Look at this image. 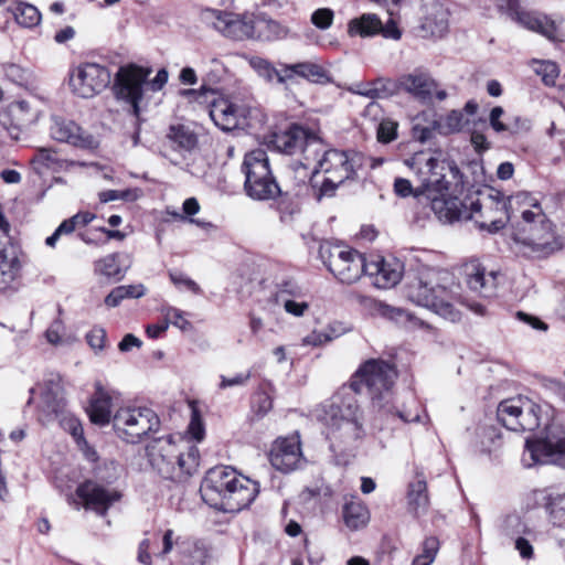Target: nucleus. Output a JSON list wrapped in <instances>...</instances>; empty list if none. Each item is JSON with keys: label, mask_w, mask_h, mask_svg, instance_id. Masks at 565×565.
Instances as JSON below:
<instances>
[{"label": "nucleus", "mask_w": 565, "mask_h": 565, "mask_svg": "<svg viewBox=\"0 0 565 565\" xmlns=\"http://www.w3.org/2000/svg\"><path fill=\"white\" fill-rule=\"evenodd\" d=\"M201 18L223 35L235 40L246 36L270 42L285 38L288 32L287 28L265 13L244 21L232 12L206 8L202 10Z\"/></svg>", "instance_id": "obj_6"}, {"label": "nucleus", "mask_w": 565, "mask_h": 565, "mask_svg": "<svg viewBox=\"0 0 565 565\" xmlns=\"http://www.w3.org/2000/svg\"><path fill=\"white\" fill-rule=\"evenodd\" d=\"M531 128L532 122L530 119L521 116H514L507 122L505 134L510 137H515L529 132Z\"/></svg>", "instance_id": "obj_54"}, {"label": "nucleus", "mask_w": 565, "mask_h": 565, "mask_svg": "<svg viewBox=\"0 0 565 565\" xmlns=\"http://www.w3.org/2000/svg\"><path fill=\"white\" fill-rule=\"evenodd\" d=\"M533 500L536 508L544 510L548 523L565 529V491L552 487L537 489Z\"/></svg>", "instance_id": "obj_20"}, {"label": "nucleus", "mask_w": 565, "mask_h": 565, "mask_svg": "<svg viewBox=\"0 0 565 565\" xmlns=\"http://www.w3.org/2000/svg\"><path fill=\"white\" fill-rule=\"evenodd\" d=\"M401 90L412 94L423 103H428L433 97L435 82L424 73L405 74L399 77Z\"/></svg>", "instance_id": "obj_28"}, {"label": "nucleus", "mask_w": 565, "mask_h": 565, "mask_svg": "<svg viewBox=\"0 0 565 565\" xmlns=\"http://www.w3.org/2000/svg\"><path fill=\"white\" fill-rule=\"evenodd\" d=\"M52 137L81 149H95L98 146L95 137L73 120H56L51 128Z\"/></svg>", "instance_id": "obj_21"}, {"label": "nucleus", "mask_w": 565, "mask_h": 565, "mask_svg": "<svg viewBox=\"0 0 565 565\" xmlns=\"http://www.w3.org/2000/svg\"><path fill=\"white\" fill-rule=\"evenodd\" d=\"M175 470L178 478L174 482H184L196 472L200 465V451L196 446H190L186 452L177 450Z\"/></svg>", "instance_id": "obj_34"}, {"label": "nucleus", "mask_w": 565, "mask_h": 565, "mask_svg": "<svg viewBox=\"0 0 565 565\" xmlns=\"http://www.w3.org/2000/svg\"><path fill=\"white\" fill-rule=\"evenodd\" d=\"M423 28L431 33L433 36H443L448 30V20L445 12L434 18H426Z\"/></svg>", "instance_id": "obj_52"}, {"label": "nucleus", "mask_w": 565, "mask_h": 565, "mask_svg": "<svg viewBox=\"0 0 565 565\" xmlns=\"http://www.w3.org/2000/svg\"><path fill=\"white\" fill-rule=\"evenodd\" d=\"M409 511L419 516L425 514L429 507L427 481L423 472H416L415 480L409 482L407 491Z\"/></svg>", "instance_id": "obj_29"}, {"label": "nucleus", "mask_w": 565, "mask_h": 565, "mask_svg": "<svg viewBox=\"0 0 565 565\" xmlns=\"http://www.w3.org/2000/svg\"><path fill=\"white\" fill-rule=\"evenodd\" d=\"M249 65L257 73V75L264 78L266 82H275L287 88L289 83V75L287 71L288 63L279 62L276 66L264 57L253 56L249 58Z\"/></svg>", "instance_id": "obj_27"}, {"label": "nucleus", "mask_w": 565, "mask_h": 565, "mask_svg": "<svg viewBox=\"0 0 565 565\" xmlns=\"http://www.w3.org/2000/svg\"><path fill=\"white\" fill-rule=\"evenodd\" d=\"M277 209L280 213V220L282 222H289L294 218L296 214L300 212V206L298 201L289 195L288 192H282L277 194Z\"/></svg>", "instance_id": "obj_45"}, {"label": "nucleus", "mask_w": 565, "mask_h": 565, "mask_svg": "<svg viewBox=\"0 0 565 565\" xmlns=\"http://www.w3.org/2000/svg\"><path fill=\"white\" fill-rule=\"evenodd\" d=\"M305 295L303 288L295 279H284L281 282L277 284V301H284V299H288L287 297L302 298Z\"/></svg>", "instance_id": "obj_48"}, {"label": "nucleus", "mask_w": 565, "mask_h": 565, "mask_svg": "<svg viewBox=\"0 0 565 565\" xmlns=\"http://www.w3.org/2000/svg\"><path fill=\"white\" fill-rule=\"evenodd\" d=\"M402 264L397 260L387 262L382 258L381 270L377 281L374 282L379 288H390L395 286L402 279Z\"/></svg>", "instance_id": "obj_40"}, {"label": "nucleus", "mask_w": 565, "mask_h": 565, "mask_svg": "<svg viewBox=\"0 0 565 565\" xmlns=\"http://www.w3.org/2000/svg\"><path fill=\"white\" fill-rule=\"evenodd\" d=\"M373 309L383 318L399 321L406 316V312L401 308H395L381 301L372 300Z\"/></svg>", "instance_id": "obj_55"}, {"label": "nucleus", "mask_w": 565, "mask_h": 565, "mask_svg": "<svg viewBox=\"0 0 565 565\" xmlns=\"http://www.w3.org/2000/svg\"><path fill=\"white\" fill-rule=\"evenodd\" d=\"M343 519L348 527L359 530L367 524L370 513L363 503L351 501L343 507Z\"/></svg>", "instance_id": "obj_38"}, {"label": "nucleus", "mask_w": 565, "mask_h": 565, "mask_svg": "<svg viewBox=\"0 0 565 565\" xmlns=\"http://www.w3.org/2000/svg\"><path fill=\"white\" fill-rule=\"evenodd\" d=\"M213 122L223 131H231L238 127L241 110L228 99L212 100L209 110Z\"/></svg>", "instance_id": "obj_26"}, {"label": "nucleus", "mask_w": 565, "mask_h": 565, "mask_svg": "<svg viewBox=\"0 0 565 565\" xmlns=\"http://www.w3.org/2000/svg\"><path fill=\"white\" fill-rule=\"evenodd\" d=\"M396 377L393 364L381 359H370L360 365L349 385L359 394L365 390L376 412L393 413L395 404L392 387Z\"/></svg>", "instance_id": "obj_7"}, {"label": "nucleus", "mask_w": 565, "mask_h": 565, "mask_svg": "<svg viewBox=\"0 0 565 565\" xmlns=\"http://www.w3.org/2000/svg\"><path fill=\"white\" fill-rule=\"evenodd\" d=\"M489 199L491 201L489 212L495 210L497 212H500L502 216L490 218L489 223L479 221H476V223L480 230H487L489 233H497L502 230L510 220L509 205L511 200H505L503 193L500 191H497L494 195H489Z\"/></svg>", "instance_id": "obj_32"}, {"label": "nucleus", "mask_w": 565, "mask_h": 565, "mask_svg": "<svg viewBox=\"0 0 565 565\" xmlns=\"http://www.w3.org/2000/svg\"><path fill=\"white\" fill-rule=\"evenodd\" d=\"M60 381V376L56 375L45 382V390L42 393V411L49 417L58 416L65 408L66 403Z\"/></svg>", "instance_id": "obj_30"}, {"label": "nucleus", "mask_w": 565, "mask_h": 565, "mask_svg": "<svg viewBox=\"0 0 565 565\" xmlns=\"http://www.w3.org/2000/svg\"><path fill=\"white\" fill-rule=\"evenodd\" d=\"M465 275L470 290L486 298L494 295L498 285L495 271L487 273L480 263L472 260L465 265Z\"/></svg>", "instance_id": "obj_22"}, {"label": "nucleus", "mask_w": 565, "mask_h": 565, "mask_svg": "<svg viewBox=\"0 0 565 565\" xmlns=\"http://www.w3.org/2000/svg\"><path fill=\"white\" fill-rule=\"evenodd\" d=\"M429 178L420 188L414 189L405 178L394 180V193L399 198L413 195L416 199L426 196L431 211L440 221L452 223L460 220H472L475 213H481L482 204L478 195L480 191L465 189L463 175L455 161L429 158L426 162Z\"/></svg>", "instance_id": "obj_1"}, {"label": "nucleus", "mask_w": 565, "mask_h": 565, "mask_svg": "<svg viewBox=\"0 0 565 565\" xmlns=\"http://www.w3.org/2000/svg\"><path fill=\"white\" fill-rule=\"evenodd\" d=\"M289 82L300 77L309 83L327 85L333 82L331 73L321 64L313 61H303L288 64Z\"/></svg>", "instance_id": "obj_25"}, {"label": "nucleus", "mask_w": 565, "mask_h": 565, "mask_svg": "<svg viewBox=\"0 0 565 565\" xmlns=\"http://www.w3.org/2000/svg\"><path fill=\"white\" fill-rule=\"evenodd\" d=\"M76 495L83 501L85 509L94 510L102 516L121 498L119 491L108 490L94 480H85L78 484Z\"/></svg>", "instance_id": "obj_17"}, {"label": "nucleus", "mask_w": 565, "mask_h": 565, "mask_svg": "<svg viewBox=\"0 0 565 565\" xmlns=\"http://www.w3.org/2000/svg\"><path fill=\"white\" fill-rule=\"evenodd\" d=\"M117 436L128 444H138L159 429L158 415L148 407L119 408L111 418Z\"/></svg>", "instance_id": "obj_11"}, {"label": "nucleus", "mask_w": 565, "mask_h": 565, "mask_svg": "<svg viewBox=\"0 0 565 565\" xmlns=\"http://www.w3.org/2000/svg\"><path fill=\"white\" fill-rule=\"evenodd\" d=\"M255 403L256 413L260 416L266 415L273 407V399L266 393H258Z\"/></svg>", "instance_id": "obj_63"}, {"label": "nucleus", "mask_w": 565, "mask_h": 565, "mask_svg": "<svg viewBox=\"0 0 565 565\" xmlns=\"http://www.w3.org/2000/svg\"><path fill=\"white\" fill-rule=\"evenodd\" d=\"M398 124L390 118L383 119L377 127V140L390 143L397 138Z\"/></svg>", "instance_id": "obj_51"}, {"label": "nucleus", "mask_w": 565, "mask_h": 565, "mask_svg": "<svg viewBox=\"0 0 565 565\" xmlns=\"http://www.w3.org/2000/svg\"><path fill=\"white\" fill-rule=\"evenodd\" d=\"M164 321H168V326L171 323V324L180 328L181 330L186 329V327L190 324L189 321H186L182 317V312L175 308H170L167 311Z\"/></svg>", "instance_id": "obj_62"}, {"label": "nucleus", "mask_w": 565, "mask_h": 565, "mask_svg": "<svg viewBox=\"0 0 565 565\" xmlns=\"http://www.w3.org/2000/svg\"><path fill=\"white\" fill-rule=\"evenodd\" d=\"M200 493L210 507L236 513L252 504L259 493V484L231 467L216 466L206 471Z\"/></svg>", "instance_id": "obj_4"}, {"label": "nucleus", "mask_w": 565, "mask_h": 565, "mask_svg": "<svg viewBox=\"0 0 565 565\" xmlns=\"http://www.w3.org/2000/svg\"><path fill=\"white\" fill-rule=\"evenodd\" d=\"M383 417H397L403 423H414L419 420V413L418 409H411L405 406L398 407L395 405V408L393 409V413H384V412H377Z\"/></svg>", "instance_id": "obj_56"}, {"label": "nucleus", "mask_w": 565, "mask_h": 565, "mask_svg": "<svg viewBox=\"0 0 565 565\" xmlns=\"http://www.w3.org/2000/svg\"><path fill=\"white\" fill-rule=\"evenodd\" d=\"M503 533L514 539L518 536L532 534V530L527 526V524L521 519V516L516 514L508 515L502 525Z\"/></svg>", "instance_id": "obj_47"}, {"label": "nucleus", "mask_w": 565, "mask_h": 565, "mask_svg": "<svg viewBox=\"0 0 565 565\" xmlns=\"http://www.w3.org/2000/svg\"><path fill=\"white\" fill-rule=\"evenodd\" d=\"M367 92H358L359 95L371 99H384L401 92L399 78L394 81L386 77H377L370 83Z\"/></svg>", "instance_id": "obj_37"}, {"label": "nucleus", "mask_w": 565, "mask_h": 565, "mask_svg": "<svg viewBox=\"0 0 565 565\" xmlns=\"http://www.w3.org/2000/svg\"><path fill=\"white\" fill-rule=\"evenodd\" d=\"M188 433L192 439L200 443L205 437V426L198 407L193 406L191 411V419L188 426Z\"/></svg>", "instance_id": "obj_50"}, {"label": "nucleus", "mask_w": 565, "mask_h": 565, "mask_svg": "<svg viewBox=\"0 0 565 565\" xmlns=\"http://www.w3.org/2000/svg\"><path fill=\"white\" fill-rule=\"evenodd\" d=\"M516 199L537 210L536 212L531 210L522 212V218L527 225V235L522 239V244L530 249V254L536 258H547L563 249L564 242L556 234L555 225L545 215L540 202L525 192L519 193Z\"/></svg>", "instance_id": "obj_8"}, {"label": "nucleus", "mask_w": 565, "mask_h": 565, "mask_svg": "<svg viewBox=\"0 0 565 565\" xmlns=\"http://www.w3.org/2000/svg\"><path fill=\"white\" fill-rule=\"evenodd\" d=\"M333 11L329 8H321L316 10L311 15V22L321 30L328 29L333 21Z\"/></svg>", "instance_id": "obj_57"}, {"label": "nucleus", "mask_w": 565, "mask_h": 565, "mask_svg": "<svg viewBox=\"0 0 565 565\" xmlns=\"http://www.w3.org/2000/svg\"><path fill=\"white\" fill-rule=\"evenodd\" d=\"M381 29L382 22L374 13H364L360 18L351 20L348 25V32L351 36H373L380 33Z\"/></svg>", "instance_id": "obj_36"}, {"label": "nucleus", "mask_w": 565, "mask_h": 565, "mask_svg": "<svg viewBox=\"0 0 565 565\" xmlns=\"http://www.w3.org/2000/svg\"><path fill=\"white\" fill-rule=\"evenodd\" d=\"M302 460L300 440L298 437L277 439L269 452L271 466L284 473L296 470Z\"/></svg>", "instance_id": "obj_19"}, {"label": "nucleus", "mask_w": 565, "mask_h": 565, "mask_svg": "<svg viewBox=\"0 0 565 565\" xmlns=\"http://www.w3.org/2000/svg\"><path fill=\"white\" fill-rule=\"evenodd\" d=\"M318 141L319 137L313 131L302 125L291 124L285 130L270 134L266 145L274 151L292 156L302 152L306 147Z\"/></svg>", "instance_id": "obj_15"}, {"label": "nucleus", "mask_w": 565, "mask_h": 565, "mask_svg": "<svg viewBox=\"0 0 565 565\" xmlns=\"http://www.w3.org/2000/svg\"><path fill=\"white\" fill-rule=\"evenodd\" d=\"M30 164L38 174H41L43 170L61 172L74 166H84L82 162L61 158L55 149L47 147L35 149L30 159Z\"/></svg>", "instance_id": "obj_24"}, {"label": "nucleus", "mask_w": 565, "mask_h": 565, "mask_svg": "<svg viewBox=\"0 0 565 565\" xmlns=\"http://www.w3.org/2000/svg\"><path fill=\"white\" fill-rule=\"evenodd\" d=\"M15 21L24 28L36 26L41 21L38 8L30 3H19L13 11Z\"/></svg>", "instance_id": "obj_44"}, {"label": "nucleus", "mask_w": 565, "mask_h": 565, "mask_svg": "<svg viewBox=\"0 0 565 565\" xmlns=\"http://www.w3.org/2000/svg\"><path fill=\"white\" fill-rule=\"evenodd\" d=\"M405 297L451 322L461 319L458 305H466L461 286L448 273L431 268L408 270L404 276Z\"/></svg>", "instance_id": "obj_2"}, {"label": "nucleus", "mask_w": 565, "mask_h": 565, "mask_svg": "<svg viewBox=\"0 0 565 565\" xmlns=\"http://www.w3.org/2000/svg\"><path fill=\"white\" fill-rule=\"evenodd\" d=\"M131 265V259L128 254L114 253L99 259L96 264L97 269L106 277L121 280L125 277L127 269Z\"/></svg>", "instance_id": "obj_33"}, {"label": "nucleus", "mask_w": 565, "mask_h": 565, "mask_svg": "<svg viewBox=\"0 0 565 565\" xmlns=\"http://www.w3.org/2000/svg\"><path fill=\"white\" fill-rule=\"evenodd\" d=\"M111 398L99 381L95 383V394L90 399L89 419L92 423L104 426L110 422Z\"/></svg>", "instance_id": "obj_31"}, {"label": "nucleus", "mask_w": 565, "mask_h": 565, "mask_svg": "<svg viewBox=\"0 0 565 565\" xmlns=\"http://www.w3.org/2000/svg\"><path fill=\"white\" fill-rule=\"evenodd\" d=\"M522 462L527 468L535 465L565 468V425L556 420L546 423L541 436L527 438Z\"/></svg>", "instance_id": "obj_9"}, {"label": "nucleus", "mask_w": 565, "mask_h": 565, "mask_svg": "<svg viewBox=\"0 0 565 565\" xmlns=\"http://www.w3.org/2000/svg\"><path fill=\"white\" fill-rule=\"evenodd\" d=\"M146 294V287L142 284L118 286L114 288L105 298V303L108 307H117L124 299L141 298Z\"/></svg>", "instance_id": "obj_39"}, {"label": "nucleus", "mask_w": 565, "mask_h": 565, "mask_svg": "<svg viewBox=\"0 0 565 565\" xmlns=\"http://www.w3.org/2000/svg\"><path fill=\"white\" fill-rule=\"evenodd\" d=\"M349 248L341 244L323 241L319 246V258L330 271Z\"/></svg>", "instance_id": "obj_42"}, {"label": "nucleus", "mask_w": 565, "mask_h": 565, "mask_svg": "<svg viewBox=\"0 0 565 565\" xmlns=\"http://www.w3.org/2000/svg\"><path fill=\"white\" fill-rule=\"evenodd\" d=\"M363 255L354 248L345 250L330 273L342 284L356 282L363 275Z\"/></svg>", "instance_id": "obj_23"}, {"label": "nucleus", "mask_w": 565, "mask_h": 565, "mask_svg": "<svg viewBox=\"0 0 565 565\" xmlns=\"http://www.w3.org/2000/svg\"><path fill=\"white\" fill-rule=\"evenodd\" d=\"M445 127L447 128V132H460L463 128H470L472 126V121L467 119L461 110H451L445 117Z\"/></svg>", "instance_id": "obj_49"}, {"label": "nucleus", "mask_w": 565, "mask_h": 565, "mask_svg": "<svg viewBox=\"0 0 565 565\" xmlns=\"http://www.w3.org/2000/svg\"><path fill=\"white\" fill-rule=\"evenodd\" d=\"M148 457L151 467L166 480L178 478L175 463H177V447L172 441V436L167 439H157L153 444L147 447Z\"/></svg>", "instance_id": "obj_18"}, {"label": "nucleus", "mask_w": 565, "mask_h": 565, "mask_svg": "<svg viewBox=\"0 0 565 565\" xmlns=\"http://www.w3.org/2000/svg\"><path fill=\"white\" fill-rule=\"evenodd\" d=\"M169 276H170L171 281L175 286H183L188 290L192 291L195 295H201L202 294L201 287L194 280H192L191 278L186 277L183 273H181V271H170Z\"/></svg>", "instance_id": "obj_58"}, {"label": "nucleus", "mask_w": 565, "mask_h": 565, "mask_svg": "<svg viewBox=\"0 0 565 565\" xmlns=\"http://www.w3.org/2000/svg\"><path fill=\"white\" fill-rule=\"evenodd\" d=\"M514 547L524 559H531L534 555L533 545L524 535L515 537Z\"/></svg>", "instance_id": "obj_60"}, {"label": "nucleus", "mask_w": 565, "mask_h": 565, "mask_svg": "<svg viewBox=\"0 0 565 565\" xmlns=\"http://www.w3.org/2000/svg\"><path fill=\"white\" fill-rule=\"evenodd\" d=\"M282 302L286 312L295 317H302L305 312L309 309V303L306 301L298 302L292 299H284Z\"/></svg>", "instance_id": "obj_61"}, {"label": "nucleus", "mask_w": 565, "mask_h": 565, "mask_svg": "<svg viewBox=\"0 0 565 565\" xmlns=\"http://www.w3.org/2000/svg\"><path fill=\"white\" fill-rule=\"evenodd\" d=\"M167 138L179 150L190 152L198 146V135L190 126L183 124L171 125Z\"/></svg>", "instance_id": "obj_35"}, {"label": "nucleus", "mask_w": 565, "mask_h": 565, "mask_svg": "<svg viewBox=\"0 0 565 565\" xmlns=\"http://www.w3.org/2000/svg\"><path fill=\"white\" fill-rule=\"evenodd\" d=\"M358 394L349 384L343 385L323 405L320 419L333 452L351 450L365 436L364 414L356 398Z\"/></svg>", "instance_id": "obj_3"}, {"label": "nucleus", "mask_w": 565, "mask_h": 565, "mask_svg": "<svg viewBox=\"0 0 565 565\" xmlns=\"http://www.w3.org/2000/svg\"><path fill=\"white\" fill-rule=\"evenodd\" d=\"M110 72L97 63H82L70 73L71 90L82 98H92L110 84Z\"/></svg>", "instance_id": "obj_14"}, {"label": "nucleus", "mask_w": 565, "mask_h": 565, "mask_svg": "<svg viewBox=\"0 0 565 565\" xmlns=\"http://www.w3.org/2000/svg\"><path fill=\"white\" fill-rule=\"evenodd\" d=\"M86 340L93 350L102 351L105 347L106 331L103 328H93L86 334Z\"/></svg>", "instance_id": "obj_59"}, {"label": "nucleus", "mask_w": 565, "mask_h": 565, "mask_svg": "<svg viewBox=\"0 0 565 565\" xmlns=\"http://www.w3.org/2000/svg\"><path fill=\"white\" fill-rule=\"evenodd\" d=\"M497 418L509 430L533 431L542 424V407L527 397H512L500 402Z\"/></svg>", "instance_id": "obj_12"}, {"label": "nucleus", "mask_w": 565, "mask_h": 565, "mask_svg": "<svg viewBox=\"0 0 565 565\" xmlns=\"http://www.w3.org/2000/svg\"><path fill=\"white\" fill-rule=\"evenodd\" d=\"M20 268L19 258L12 247L0 249V278L7 282L13 280Z\"/></svg>", "instance_id": "obj_41"}, {"label": "nucleus", "mask_w": 565, "mask_h": 565, "mask_svg": "<svg viewBox=\"0 0 565 565\" xmlns=\"http://www.w3.org/2000/svg\"><path fill=\"white\" fill-rule=\"evenodd\" d=\"M245 174L244 191L253 200L268 201L276 199L280 186L269 167L267 152L257 148L247 152L242 163Z\"/></svg>", "instance_id": "obj_10"}, {"label": "nucleus", "mask_w": 565, "mask_h": 565, "mask_svg": "<svg viewBox=\"0 0 565 565\" xmlns=\"http://www.w3.org/2000/svg\"><path fill=\"white\" fill-rule=\"evenodd\" d=\"M361 156L353 151L329 149L324 151L309 179V190L317 202L335 196L337 190L348 180H354Z\"/></svg>", "instance_id": "obj_5"}, {"label": "nucleus", "mask_w": 565, "mask_h": 565, "mask_svg": "<svg viewBox=\"0 0 565 565\" xmlns=\"http://www.w3.org/2000/svg\"><path fill=\"white\" fill-rule=\"evenodd\" d=\"M500 10L515 15L518 21L526 29L535 31L553 42L562 41L558 28L554 20L540 12L519 11V0H498Z\"/></svg>", "instance_id": "obj_16"}, {"label": "nucleus", "mask_w": 565, "mask_h": 565, "mask_svg": "<svg viewBox=\"0 0 565 565\" xmlns=\"http://www.w3.org/2000/svg\"><path fill=\"white\" fill-rule=\"evenodd\" d=\"M536 73L542 77V81L546 86H553L555 85V81L558 77L559 71L556 63L551 61H543L536 68Z\"/></svg>", "instance_id": "obj_53"}, {"label": "nucleus", "mask_w": 565, "mask_h": 565, "mask_svg": "<svg viewBox=\"0 0 565 565\" xmlns=\"http://www.w3.org/2000/svg\"><path fill=\"white\" fill-rule=\"evenodd\" d=\"M479 126H481L483 129L487 128V120L484 118L473 119L472 126L468 128V131L470 134V143L475 151L479 154H482L491 149V143L488 141L482 130L478 129Z\"/></svg>", "instance_id": "obj_43"}, {"label": "nucleus", "mask_w": 565, "mask_h": 565, "mask_svg": "<svg viewBox=\"0 0 565 565\" xmlns=\"http://www.w3.org/2000/svg\"><path fill=\"white\" fill-rule=\"evenodd\" d=\"M329 341H331L329 333L313 331L303 339V344L318 347Z\"/></svg>", "instance_id": "obj_64"}, {"label": "nucleus", "mask_w": 565, "mask_h": 565, "mask_svg": "<svg viewBox=\"0 0 565 565\" xmlns=\"http://www.w3.org/2000/svg\"><path fill=\"white\" fill-rule=\"evenodd\" d=\"M439 550V541L436 536L426 537L422 544V553L416 555L412 565H430Z\"/></svg>", "instance_id": "obj_46"}, {"label": "nucleus", "mask_w": 565, "mask_h": 565, "mask_svg": "<svg viewBox=\"0 0 565 565\" xmlns=\"http://www.w3.org/2000/svg\"><path fill=\"white\" fill-rule=\"evenodd\" d=\"M149 68L128 64L120 66L115 74L111 90L117 100H122L130 105V114L136 118V122H141L140 103L143 98V85L147 84L150 74Z\"/></svg>", "instance_id": "obj_13"}]
</instances>
